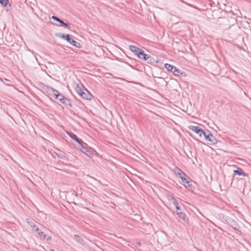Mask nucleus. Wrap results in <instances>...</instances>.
Listing matches in <instances>:
<instances>
[{
  "mask_svg": "<svg viewBox=\"0 0 251 251\" xmlns=\"http://www.w3.org/2000/svg\"><path fill=\"white\" fill-rule=\"evenodd\" d=\"M56 36L60 38L63 40H65L68 42L70 44L72 45L73 46L76 47L77 48H81V45L80 43L75 41L73 39V37L72 35L70 34H63L62 33H58L56 34Z\"/></svg>",
  "mask_w": 251,
  "mask_h": 251,
  "instance_id": "f257e3e1",
  "label": "nucleus"
},
{
  "mask_svg": "<svg viewBox=\"0 0 251 251\" xmlns=\"http://www.w3.org/2000/svg\"><path fill=\"white\" fill-rule=\"evenodd\" d=\"M51 19L58 22L59 23V25L55 24L53 23L52 22H50V23L53 25H55L56 26H64V27L70 29H71V26L70 25L68 24L65 23L63 21H62L61 19H59L58 17L55 16H52L51 17Z\"/></svg>",
  "mask_w": 251,
  "mask_h": 251,
  "instance_id": "f03ea898",
  "label": "nucleus"
},
{
  "mask_svg": "<svg viewBox=\"0 0 251 251\" xmlns=\"http://www.w3.org/2000/svg\"><path fill=\"white\" fill-rule=\"evenodd\" d=\"M88 145L84 142V145H80V150L82 152L84 153L87 156L89 157L93 156V151L88 148Z\"/></svg>",
  "mask_w": 251,
  "mask_h": 251,
  "instance_id": "7ed1b4c3",
  "label": "nucleus"
},
{
  "mask_svg": "<svg viewBox=\"0 0 251 251\" xmlns=\"http://www.w3.org/2000/svg\"><path fill=\"white\" fill-rule=\"evenodd\" d=\"M47 90L49 92H52V96L56 100L58 99L59 97L62 98L63 95L60 94L58 91L53 89V88L47 86ZM51 95V94H50Z\"/></svg>",
  "mask_w": 251,
  "mask_h": 251,
  "instance_id": "20e7f679",
  "label": "nucleus"
},
{
  "mask_svg": "<svg viewBox=\"0 0 251 251\" xmlns=\"http://www.w3.org/2000/svg\"><path fill=\"white\" fill-rule=\"evenodd\" d=\"M67 134L69 136V137L72 139L75 140L76 142H77L80 145H84V142L80 139H79L77 136L73 132L67 131Z\"/></svg>",
  "mask_w": 251,
  "mask_h": 251,
  "instance_id": "39448f33",
  "label": "nucleus"
},
{
  "mask_svg": "<svg viewBox=\"0 0 251 251\" xmlns=\"http://www.w3.org/2000/svg\"><path fill=\"white\" fill-rule=\"evenodd\" d=\"M188 128L198 134L200 137H201V133H203V130L202 128L195 126H190Z\"/></svg>",
  "mask_w": 251,
  "mask_h": 251,
  "instance_id": "423d86ee",
  "label": "nucleus"
},
{
  "mask_svg": "<svg viewBox=\"0 0 251 251\" xmlns=\"http://www.w3.org/2000/svg\"><path fill=\"white\" fill-rule=\"evenodd\" d=\"M59 101L66 106H69L70 107H73V104L71 101V100L65 97L63 95L62 96V98H60Z\"/></svg>",
  "mask_w": 251,
  "mask_h": 251,
  "instance_id": "0eeeda50",
  "label": "nucleus"
},
{
  "mask_svg": "<svg viewBox=\"0 0 251 251\" xmlns=\"http://www.w3.org/2000/svg\"><path fill=\"white\" fill-rule=\"evenodd\" d=\"M205 140L211 142L213 144H215L217 143L216 138L210 131H208L207 135L205 136Z\"/></svg>",
  "mask_w": 251,
  "mask_h": 251,
  "instance_id": "6e6552de",
  "label": "nucleus"
},
{
  "mask_svg": "<svg viewBox=\"0 0 251 251\" xmlns=\"http://www.w3.org/2000/svg\"><path fill=\"white\" fill-rule=\"evenodd\" d=\"M25 221L29 226H30L32 228V230H34L35 232H38L39 230L38 227L35 224L34 221L29 218H26Z\"/></svg>",
  "mask_w": 251,
  "mask_h": 251,
  "instance_id": "1a4fd4ad",
  "label": "nucleus"
},
{
  "mask_svg": "<svg viewBox=\"0 0 251 251\" xmlns=\"http://www.w3.org/2000/svg\"><path fill=\"white\" fill-rule=\"evenodd\" d=\"M129 49L137 56L139 55L140 52L142 50L141 49L132 45H130L129 46Z\"/></svg>",
  "mask_w": 251,
  "mask_h": 251,
  "instance_id": "9d476101",
  "label": "nucleus"
},
{
  "mask_svg": "<svg viewBox=\"0 0 251 251\" xmlns=\"http://www.w3.org/2000/svg\"><path fill=\"white\" fill-rule=\"evenodd\" d=\"M177 215H178L179 219L182 220L186 223L188 224L189 223V219L185 213H183V212H180L179 213L178 212Z\"/></svg>",
  "mask_w": 251,
  "mask_h": 251,
  "instance_id": "9b49d317",
  "label": "nucleus"
},
{
  "mask_svg": "<svg viewBox=\"0 0 251 251\" xmlns=\"http://www.w3.org/2000/svg\"><path fill=\"white\" fill-rule=\"evenodd\" d=\"M82 98L86 100H91L92 98V95L85 89L80 96Z\"/></svg>",
  "mask_w": 251,
  "mask_h": 251,
  "instance_id": "f8f14e48",
  "label": "nucleus"
},
{
  "mask_svg": "<svg viewBox=\"0 0 251 251\" xmlns=\"http://www.w3.org/2000/svg\"><path fill=\"white\" fill-rule=\"evenodd\" d=\"M227 223H229L230 226L235 229H237L239 227L237 223L236 222H235L233 219H228V220L227 221Z\"/></svg>",
  "mask_w": 251,
  "mask_h": 251,
  "instance_id": "ddd939ff",
  "label": "nucleus"
},
{
  "mask_svg": "<svg viewBox=\"0 0 251 251\" xmlns=\"http://www.w3.org/2000/svg\"><path fill=\"white\" fill-rule=\"evenodd\" d=\"M150 55L146 54L144 51L142 50L140 52L138 57L141 59H143L144 61H147L148 58H149V56Z\"/></svg>",
  "mask_w": 251,
  "mask_h": 251,
  "instance_id": "4468645a",
  "label": "nucleus"
},
{
  "mask_svg": "<svg viewBox=\"0 0 251 251\" xmlns=\"http://www.w3.org/2000/svg\"><path fill=\"white\" fill-rule=\"evenodd\" d=\"M234 174L237 175L238 176H247L248 175L243 172L242 169L238 168L237 170H234Z\"/></svg>",
  "mask_w": 251,
  "mask_h": 251,
  "instance_id": "2eb2a0df",
  "label": "nucleus"
},
{
  "mask_svg": "<svg viewBox=\"0 0 251 251\" xmlns=\"http://www.w3.org/2000/svg\"><path fill=\"white\" fill-rule=\"evenodd\" d=\"M178 176L181 179V181L184 183L187 182V180L190 179V178L187 176L184 172L180 174Z\"/></svg>",
  "mask_w": 251,
  "mask_h": 251,
  "instance_id": "dca6fc26",
  "label": "nucleus"
},
{
  "mask_svg": "<svg viewBox=\"0 0 251 251\" xmlns=\"http://www.w3.org/2000/svg\"><path fill=\"white\" fill-rule=\"evenodd\" d=\"M172 199L173 200V203L175 205L176 207V214L178 213V212L179 213L180 212H182L180 207L178 205L176 200L173 197Z\"/></svg>",
  "mask_w": 251,
  "mask_h": 251,
  "instance_id": "f3484780",
  "label": "nucleus"
},
{
  "mask_svg": "<svg viewBox=\"0 0 251 251\" xmlns=\"http://www.w3.org/2000/svg\"><path fill=\"white\" fill-rule=\"evenodd\" d=\"M84 90H85V88H84V87L83 85H82L81 87H80L78 85H77L76 88V91L77 93H78V94L80 96H81V93H83V92Z\"/></svg>",
  "mask_w": 251,
  "mask_h": 251,
  "instance_id": "a211bd4d",
  "label": "nucleus"
},
{
  "mask_svg": "<svg viewBox=\"0 0 251 251\" xmlns=\"http://www.w3.org/2000/svg\"><path fill=\"white\" fill-rule=\"evenodd\" d=\"M147 62L151 65H154L157 62V60H155L150 55L149 56V58L147 60Z\"/></svg>",
  "mask_w": 251,
  "mask_h": 251,
  "instance_id": "6ab92c4d",
  "label": "nucleus"
},
{
  "mask_svg": "<svg viewBox=\"0 0 251 251\" xmlns=\"http://www.w3.org/2000/svg\"><path fill=\"white\" fill-rule=\"evenodd\" d=\"M165 67L167 69L168 71L171 72H172L173 71L175 67L173 65L168 64V63H166L165 64Z\"/></svg>",
  "mask_w": 251,
  "mask_h": 251,
  "instance_id": "aec40b11",
  "label": "nucleus"
},
{
  "mask_svg": "<svg viewBox=\"0 0 251 251\" xmlns=\"http://www.w3.org/2000/svg\"><path fill=\"white\" fill-rule=\"evenodd\" d=\"M185 183L188 184V187H189L190 190H192L194 189V186L193 185L194 182L192 181L190 179L188 180L187 182H185Z\"/></svg>",
  "mask_w": 251,
  "mask_h": 251,
  "instance_id": "412c9836",
  "label": "nucleus"
},
{
  "mask_svg": "<svg viewBox=\"0 0 251 251\" xmlns=\"http://www.w3.org/2000/svg\"><path fill=\"white\" fill-rule=\"evenodd\" d=\"M74 238L77 242H78V243H79L80 244H83V240L79 235H75L74 236Z\"/></svg>",
  "mask_w": 251,
  "mask_h": 251,
  "instance_id": "4be33fe9",
  "label": "nucleus"
},
{
  "mask_svg": "<svg viewBox=\"0 0 251 251\" xmlns=\"http://www.w3.org/2000/svg\"><path fill=\"white\" fill-rule=\"evenodd\" d=\"M37 232L38 233V234L41 240H45L46 239V235L43 232L40 231L39 230Z\"/></svg>",
  "mask_w": 251,
  "mask_h": 251,
  "instance_id": "5701e85b",
  "label": "nucleus"
},
{
  "mask_svg": "<svg viewBox=\"0 0 251 251\" xmlns=\"http://www.w3.org/2000/svg\"><path fill=\"white\" fill-rule=\"evenodd\" d=\"M180 71L176 67H175L173 71L172 72L173 75L175 76H180Z\"/></svg>",
  "mask_w": 251,
  "mask_h": 251,
  "instance_id": "b1692460",
  "label": "nucleus"
},
{
  "mask_svg": "<svg viewBox=\"0 0 251 251\" xmlns=\"http://www.w3.org/2000/svg\"><path fill=\"white\" fill-rule=\"evenodd\" d=\"M8 2H9V0H0V3L4 7L7 6Z\"/></svg>",
  "mask_w": 251,
  "mask_h": 251,
  "instance_id": "393cba45",
  "label": "nucleus"
},
{
  "mask_svg": "<svg viewBox=\"0 0 251 251\" xmlns=\"http://www.w3.org/2000/svg\"><path fill=\"white\" fill-rule=\"evenodd\" d=\"M58 151H59V153L57 154L58 156L62 159L65 158V155L64 152L60 150H58Z\"/></svg>",
  "mask_w": 251,
  "mask_h": 251,
  "instance_id": "a878e982",
  "label": "nucleus"
},
{
  "mask_svg": "<svg viewBox=\"0 0 251 251\" xmlns=\"http://www.w3.org/2000/svg\"><path fill=\"white\" fill-rule=\"evenodd\" d=\"M183 172L180 169H179L178 168H176V169L175 170V173L177 176H179V175H180V174H181Z\"/></svg>",
  "mask_w": 251,
  "mask_h": 251,
  "instance_id": "bb28decb",
  "label": "nucleus"
},
{
  "mask_svg": "<svg viewBox=\"0 0 251 251\" xmlns=\"http://www.w3.org/2000/svg\"><path fill=\"white\" fill-rule=\"evenodd\" d=\"M180 75L186 76V75L185 72H180Z\"/></svg>",
  "mask_w": 251,
  "mask_h": 251,
  "instance_id": "cd10ccee",
  "label": "nucleus"
},
{
  "mask_svg": "<svg viewBox=\"0 0 251 251\" xmlns=\"http://www.w3.org/2000/svg\"><path fill=\"white\" fill-rule=\"evenodd\" d=\"M203 135L204 138H205V136H207V134H206V132H204L203 130V133H201V136L202 135Z\"/></svg>",
  "mask_w": 251,
  "mask_h": 251,
  "instance_id": "c85d7f7f",
  "label": "nucleus"
},
{
  "mask_svg": "<svg viewBox=\"0 0 251 251\" xmlns=\"http://www.w3.org/2000/svg\"><path fill=\"white\" fill-rule=\"evenodd\" d=\"M203 135L204 138H205V136H207V134H206V132H204L203 130V133H201V136L202 135Z\"/></svg>",
  "mask_w": 251,
  "mask_h": 251,
  "instance_id": "c756f323",
  "label": "nucleus"
},
{
  "mask_svg": "<svg viewBox=\"0 0 251 251\" xmlns=\"http://www.w3.org/2000/svg\"><path fill=\"white\" fill-rule=\"evenodd\" d=\"M51 240V238L50 237H48V238H47V241H49V240Z\"/></svg>",
  "mask_w": 251,
  "mask_h": 251,
  "instance_id": "7c9ffc66",
  "label": "nucleus"
},
{
  "mask_svg": "<svg viewBox=\"0 0 251 251\" xmlns=\"http://www.w3.org/2000/svg\"><path fill=\"white\" fill-rule=\"evenodd\" d=\"M137 245L138 246H141V243H140V242H137Z\"/></svg>",
  "mask_w": 251,
  "mask_h": 251,
  "instance_id": "2f4dec72",
  "label": "nucleus"
},
{
  "mask_svg": "<svg viewBox=\"0 0 251 251\" xmlns=\"http://www.w3.org/2000/svg\"><path fill=\"white\" fill-rule=\"evenodd\" d=\"M208 131H209V130H206L205 132H206V134H208Z\"/></svg>",
  "mask_w": 251,
  "mask_h": 251,
  "instance_id": "473e14b6",
  "label": "nucleus"
},
{
  "mask_svg": "<svg viewBox=\"0 0 251 251\" xmlns=\"http://www.w3.org/2000/svg\"><path fill=\"white\" fill-rule=\"evenodd\" d=\"M59 99H60V97H59L58 99L57 100H59Z\"/></svg>",
  "mask_w": 251,
  "mask_h": 251,
  "instance_id": "72a5a7b5",
  "label": "nucleus"
}]
</instances>
